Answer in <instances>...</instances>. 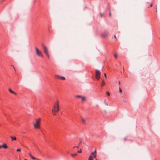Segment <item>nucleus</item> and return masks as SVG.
I'll return each instance as SVG.
<instances>
[{"instance_id": "nucleus-1", "label": "nucleus", "mask_w": 160, "mask_h": 160, "mask_svg": "<svg viewBox=\"0 0 160 160\" xmlns=\"http://www.w3.org/2000/svg\"><path fill=\"white\" fill-rule=\"evenodd\" d=\"M59 110V102L58 100L53 105V108L52 109V114L53 115H55L56 114V113L58 112Z\"/></svg>"}, {"instance_id": "nucleus-13", "label": "nucleus", "mask_w": 160, "mask_h": 160, "mask_svg": "<svg viewBox=\"0 0 160 160\" xmlns=\"http://www.w3.org/2000/svg\"><path fill=\"white\" fill-rule=\"evenodd\" d=\"M60 76L59 75H56L55 76V78H57V79L60 78Z\"/></svg>"}, {"instance_id": "nucleus-35", "label": "nucleus", "mask_w": 160, "mask_h": 160, "mask_svg": "<svg viewBox=\"0 0 160 160\" xmlns=\"http://www.w3.org/2000/svg\"><path fill=\"white\" fill-rule=\"evenodd\" d=\"M75 147H75V146H74V147H73V148H75Z\"/></svg>"}, {"instance_id": "nucleus-19", "label": "nucleus", "mask_w": 160, "mask_h": 160, "mask_svg": "<svg viewBox=\"0 0 160 160\" xmlns=\"http://www.w3.org/2000/svg\"><path fill=\"white\" fill-rule=\"evenodd\" d=\"M106 94L108 96H109L110 95V93L108 92H106Z\"/></svg>"}, {"instance_id": "nucleus-22", "label": "nucleus", "mask_w": 160, "mask_h": 160, "mask_svg": "<svg viewBox=\"0 0 160 160\" xmlns=\"http://www.w3.org/2000/svg\"><path fill=\"white\" fill-rule=\"evenodd\" d=\"M21 151V150L20 148L18 149L17 150V151L18 152H20V151Z\"/></svg>"}, {"instance_id": "nucleus-36", "label": "nucleus", "mask_w": 160, "mask_h": 160, "mask_svg": "<svg viewBox=\"0 0 160 160\" xmlns=\"http://www.w3.org/2000/svg\"><path fill=\"white\" fill-rule=\"evenodd\" d=\"M25 160H27V159H25Z\"/></svg>"}, {"instance_id": "nucleus-6", "label": "nucleus", "mask_w": 160, "mask_h": 160, "mask_svg": "<svg viewBox=\"0 0 160 160\" xmlns=\"http://www.w3.org/2000/svg\"><path fill=\"white\" fill-rule=\"evenodd\" d=\"M108 35V32H107L105 31L102 33L101 34V36L103 38H106Z\"/></svg>"}, {"instance_id": "nucleus-34", "label": "nucleus", "mask_w": 160, "mask_h": 160, "mask_svg": "<svg viewBox=\"0 0 160 160\" xmlns=\"http://www.w3.org/2000/svg\"><path fill=\"white\" fill-rule=\"evenodd\" d=\"M119 84L120 85V81L119 82Z\"/></svg>"}, {"instance_id": "nucleus-27", "label": "nucleus", "mask_w": 160, "mask_h": 160, "mask_svg": "<svg viewBox=\"0 0 160 160\" xmlns=\"http://www.w3.org/2000/svg\"><path fill=\"white\" fill-rule=\"evenodd\" d=\"M123 101V102H127V101H126V100L125 99H124Z\"/></svg>"}, {"instance_id": "nucleus-8", "label": "nucleus", "mask_w": 160, "mask_h": 160, "mask_svg": "<svg viewBox=\"0 0 160 160\" xmlns=\"http://www.w3.org/2000/svg\"><path fill=\"white\" fill-rule=\"evenodd\" d=\"M82 100V102H85L86 101V97L82 96L81 98Z\"/></svg>"}, {"instance_id": "nucleus-12", "label": "nucleus", "mask_w": 160, "mask_h": 160, "mask_svg": "<svg viewBox=\"0 0 160 160\" xmlns=\"http://www.w3.org/2000/svg\"><path fill=\"white\" fill-rule=\"evenodd\" d=\"M70 154H71V155L73 157H76V155H77L76 153H74V154L71 153Z\"/></svg>"}, {"instance_id": "nucleus-26", "label": "nucleus", "mask_w": 160, "mask_h": 160, "mask_svg": "<svg viewBox=\"0 0 160 160\" xmlns=\"http://www.w3.org/2000/svg\"><path fill=\"white\" fill-rule=\"evenodd\" d=\"M104 77L106 78H107V75L106 73H104Z\"/></svg>"}, {"instance_id": "nucleus-15", "label": "nucleus", "mask_w": 160, "mask_h": 160, "mask_svg": "<svg viewBox=\"0 0 160 160\" xmlns=\"http://www.w3.org/2000/svg\"><path fill=\"white\" fill-rule=\"evenodd\" d=\"M60 79L62 80H65V78L62 76H60Z\"/></svg>"}, {"instance_id": "nucleus-31", "label": "nucleus", "mask_w": 160, "mask_h": 160, "mask_svg": "<svg viewBox=\"0 0 160 160\" xmlns=\"http://www.w3.org/2000/svg\"><path fill=\"white\" fill-rule=\"evenodd\" d=\"M13 69H14L15 70V67L13 66Z\"/></svg>"}, {"instance_id": "nucleus-29", "label": "nucleus", "mask_w": 160, "mask_h": 160, "mask_svg": "<svg viewBox=\"0 0 160 160\" xmlns=\"http://www.w3.org/2000/svg\"><path fill=\"white\" fill-rule=\"evenodd\" d=\"M152 4H151V5H150V7H152Z\"/></svg>"}, {"instance_id": "nucleus-23", "label": "nucleus", "mask_w": 160, "mask_h": 160, "mask_svg": "<svg viewBox=\"0 0 160 160\" xmlns=\"http://www.w3.org/2000/svg\"><path fill=\"white\" fill-rule=\"evenodd\" d=\"M78 153H81L82 152L81 149H80L78 151Z\"/></svg>"}, {"instance_id": "nucleus-3", "label": "nucleus", "mask_w": 160, "mask_h": 160, "mask_svg": "<svg viewBox=\"0 0 160 160\" xmlns=\"http://www.w3.org/2000/svg\"><path fill=\"white\" fill-rule=\"evenodd\" d=\"M34 128L35 129L39 128L40 124V120L38 119L36 120V122H33Z\"/></svg>"}, {"instance_id": "nucleus-7", "label": "nucleus", "mask_w": 160, "mask_h": 160, "mask_svg": "<svg viewBox=\"0 0 160 160\" xmlns=\"http://www.w3.org/2000/svg\"><path fill=\"white\" fill-rule=\"evenodd\" d=\"M9 91L11 93L15 95H16L17 94L16 92L12 91L11 88L9 89Z\"/></svg>"}, {"instance_id": "nucleus-2", "label": "nucleus", "mask_w": 160, "mask_h": 160, "mask_svg": "<svg viewBox=\"0 0 160 160\" xmlns=\"http://www.w3.org/2000/svg\"><path fill=\"white\" fill-rule=\"evenodd\" d=\"M97 154V150L95 149L94 152L91 153L89 157L88 160H93L94 158L96 157Z\"/></svg>"}, {"instance_id": "nucleus-21", "label": "nucleus", "mask_w": 160, "mask_h": 160, "mask_svg": "<svg viewBox=\"0 0 160 160\" xmlns=\"http://www.w3.org/2000/svg\"><path fill=\"white\" fill-rule=\"evenodd\" d=\"M77 97H78V98H81V97H82V96H80V95H77L76 96Z\"/></svg>"}, {"instance_id": "nucleus-24", "label": "nucleus", "mask_w": 160, "mask_h": 160, "mask_svg": "<svg viewBox=\"0 0 160 160\" xmlns=\"http://www.w3.org/2000/svg\"><path fill=\"white\" fill-rule=\"evenodd\" d=\"M119 90L120 92H122V91L120 88H119Z\"/></svg>"}, {"instance_id": "nucleus-5", "label": "nucleus", "mask_w": 160, "mask_h": 160, "mask_svg": "<svg viewBox=\"0 0 160 160\" xmlns=\"http://www.w3.org/2000/svg\"><path fill=\"white\" fill-rule=\"evenodd\" d=\"M43 49H44L43 51H44V53L46 54V55L47 56L48 58H49V54H48V50L47 49L46 47L44 46H43Z\"/></svg>"}, {"instance_id": "nucleus-28", "label": "nucleus", "mask_w": 160, "mask_h": 160, "mask_svg": "<svg viewBox=\"0 0 160 160\" xmlns=\"http://www.w3.org/2000/svg\"><path fill=\"white\" fill-rule=\"evenodd\" d=\"M109 15L110 17L111 16V12H110Z\"/></svg>"}, {"instance_id": "nucleus-14", "label": "nucleus", "mask_w": 160, "mask_h": 160, "mask_svg": "<svg viewBox=\"0 0 160 160\" xmlns=\"http://www.w3.org/2000/svg\"><path fill=\"white\" fill-rule=\"evenodd\" d=\"M105 84V83L104 82V80H102V83H101V86H103Z\"/></svg>"}, {"instance_id": "nucleus-9", "label": "nucleus", "mask_w": 160, "mask_h": 160, "mask_svg": "<svg viewBox=\"0 0 160 160\" xmlns=\"http://www.w3.org/2000/svg\"><path fill=\"white\" fill-rule=\"evenodd\" d=\"M2 148H4L6 149L8 148V147L6 144H4L2 145Z\"/></svg>"}, {"instance_id": "nucleus-17", "label": "nucleus", "mask_w": 160, "mask_h": 160, "mask_svg": "<svg viewBox=\"0 0 160 160\" xmlns=\"http://www.w3.org/2000/svg\"><path fill=\"white\" fill-rule=\"evenodd\" d=\"M29 155L30 156V157H31L32 158V159H35V158L34 157H33V156H32L31 155V154L30 153H29Z\"/></svg>"}, {"instance_id": "nucleus-25", "label": "nucleus", "mask_w": 160, "mask_h": 160, "mask_svg": "<svg viewBox=\"0 0 160 160\" xmlns=\"http://www.w3.org/2000/svg\"><path fill=\"white\" fill-rule=\"evenodd\" d=\"M104 13H101V16L102 17L104 16Z\"/></svg>"}, {"instance_id": "nucleus-30", "label": "nucleus", "mask_w": 160, "mask_h": 160, "mask_svg": "<svg viewBox=\"0 0 160 160\" xmlns=\"http://www.w3.org/2000/svg\"><path fill=\"white\" fill-rule=\"evenodd\" d=\"M114 38H116V35H115L114 36Z\"/></svg>"}, {"instance_id": "nucleus-4", "label": "nucleus", "mask_w": 160, "mask_h": 160, "mask_svg": "<svg viewBox=\"0 0 160 160\" xmlns=\"http://www.w3.org/2000/svg\"><path fill=\"white\" fill-rule=\"evenodd\" d=\"M100 74L101 73L100 71L99 70H96L95 72V75L96 78L97 80H99V79L100 78Z\"/></svg>"}, {"instance_id": "nucleus-32", "label": "nucleus", "mask_w": 160, "mask_h": 160, "mask_svg": "<svg viewBox=\"0 0 160 160\" xmlns=\"http://www.w3.org/2000/svg\"><path fill=\"white\" fill-rule=\"evenodd\" d=\"M2 148V145H0V149Z\"/></svg>"}, {"instance_id": "nucleus-20", "label": "nucleus", "mask_w": 160, "mask_h": 160, "mask_svg": "<svg viewBox=\"0 0 160 160\" xmlns=\"http://www.w3.org/2000/svg\"><path fill=\"white\" fill-rule=\"evenodd\" d=\"M82 121L83 123H84L85 122V120L83 118L82 119Z\"/></svg>"}, {"instance_id": "nucleus-16", "label": "nucleus", "mask_w": 160, "mask_h": 160, "mask_svg": "<svg viewBox=\"0 0 160 160\" xmlns=\"http://www.w3.org/2000/svg\"><path fill=\"white\" fill-rule=\"evenodd\" d=\"M114 57L116 59H117L118 57V55L116 53H115L114 54Z\"/></svg>"}, {"instance_id": "nucleus-18", "label": "nucleus", "mask_w": 160, "mask_h": 160, "mask_svg": "<svg viewBox=\"0 0 160 160\" xmlns=\"http://www.w3.org/2000/svg\"><path fill=\"white\" fill-rule=\"evenodd\" d=\"M81 143V141H80V142H79V143L77 147V148H79V145H80V144Z\"/></svg>"}, {"instance_id": "nucleus-10", "label": "nucleus", "mask_w": 160, "mask_h": 160, "mask_svg": "<svg viewBox=\"0 0 160 160\" xmlns=\"http://www.w3.org/2000/svg\"><path fill=\"white\" fill-rule=\"evenodd\" d=\"M35 49L36 50V51L37 54L38 55H40V54L39 53V52L38 49L37 48H35Z\"/></svg>"}, {"instance_id": "nucleus-33", "label": "nucleus", "mask_w": 160, "mask_h": 160, "mask_svg": "<svg viewBox=\"0 0 160 160\" xmlns=\"http://www.w3.org/2000/svg\"><path fill=\"white\" fill-rule=\"evenodd\" d=\"M41 57L42 56V55L41 54V55H40Z\"/></svg>"}, {"instance_id": "nucleus-11", "label": "nucleus", "mask_w": 160, "mask_h": 160, "mask_svg": "<svg viewBox=\"0 0 160 160\" xmlns=\"http://www.w3.org/2000/svg\"><path fill=\"white\" fill-rule=\"evenodd\" d=\"M10 137L12 139V140H16V138L15 137L11 136Z\"/></svg>"}]
</instances>
